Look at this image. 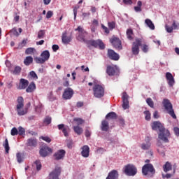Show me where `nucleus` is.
<instances>
[{
  "label": "nucleus",
  "instance_id": "nucleus-26",
  "mask_svg": "<svg viewBox=\"0 0 179 179\" xmlns=\"http://www.w3.org/2000/svg\"><path fill=\"white\" fill-rule=\"evenodd\" d=\"M81 155L83 157H89L90 153V148L87 145H84L81 148Z\"/></svg>",
  "mask_w": 179,
  "mask_h": 179
},
{
  "label": "nucleus",
  "instance_id": "nucleus-31",
  "mask_svg": "<svg viewBox=\"0 0 179 179\" xmlns=\"http://www.w3.org/2000/svg\"><path fill=\"white\" fill-rule=\"evenodd\" d=\"M145 23L150 30H155V24L150 19H145Z\"/></svg>",
  "mask_w": 179,
  "mask_h": 179
},
{
  "label": "nucleus",
  "instance_id": "nucleus-51",
  "mask_svg": "<svg viewBox=\"0 0 179 179\" xmlns=\"http://www.w3.org/2000/svg\"><path fill=\"white\" fill-rule=\"evenodd\" d=\"M10 33H12L13 36H15L16 37H19V32H17V29L16 28H13L10 31Z\"/></svg>",
  "mask_w": 179,
  "mask_h": 179
},
{
  "label": "nucleus",
  "instance_id": "nucleus-42",
  "mask_svg": "<svg viewBox=\"0 0 179 179\" xmlns=\"http://www.w3.org/2000/svg\"><path fill=\"white\" fill-rule=\"evenodd\" d=\"M146 103L151 108H154L155 107V102H153V100L152 98H147Z\"/></svg>",
  "mask_w": 179,
  "mask_h": 179
},
{
  "label": "nucleus",
  "instance_id": "nucleus-36",
  "mask_svg": "<svg viewBox=\"0 0 179 179\" xmlns=\"http://www.w3.org/2000/svg\"><path fill=\"white\" fill-rule=\"evenodd\" d=\"M127 37L128 40H134V31L132 29H129L127 30Z\"/></svg>",
  "mask_w": 179,
  "mask_h": 179
},
{
  "label": "nucleus",
  "instance_id": "nucleus-55",
  "mask_svg": "<svg viewBox=\"0 0 179 179\" xmlns=\"http://www.w3.org/2000/svg\"><path fill=\"white\" fill-rule=\"evenodd\" d=\"M165 29H166L167 33H173V30H174V29L173 28L172 26L170 27L169 25H166Z\"/></svg>",
  "mask_w": 179,
  "mask_h": 179
},
{
  "label": "nucleus",
  "instance_id": "nucleus-39",
  "mask_svg": "<svg viewBox=\"0 0 179 179\" xmlns=\"http://www.w3.org/2000/svg\"><path fill=\"white\" fill-rule=\"evenodd\" d=\"M135 12H142V1H138L137 2V6L134 7Z\"/></svg>",
  "mask_w": 179,
  "mask_h": 179
},
{
  "label": "nucleus",
  "instance_id": "nucleus-33",
  "mask_svg": "<svg viewBox=\"0 0 179 179\" xmlns=\"http://www.w3.org/2000/svg\"><path fill=\"white\" fill-rule=\"evenodd\" d=\"M24 64L26 66H29V65L33 64V57L31 56H27L24 60Z\"/></svg>",
  "mask_w": 179,
  "mask_h": 179
},
{
  "label": "nucleus",
  "instance_id": "nucleus-14",
  "mask_svg": "<svg viewBox=\"0 0 179 179\" xmlns=\"http://www.w3.org/2000/svg\"><path fill=\"white\" fill-rule=\"evenodd\" d=\"M50 153H52V149L48 146H43L39 150V155L41 157H47Z\"/></svg>",
  "mask_w": 179,
  "mask_h": 179
},
{
  "label": "nucleus",
  "instance_id": "nucleus-50",
  "mask_svg": "<svg viewBox=\"0 0 179 179\" xmlns=\"http://www.w3.org/2000/svg\"><path fill=\"white\" fill-rule=\"evenodd\" d=\"M51 121H52L51 117L47 116L44 119L43 122H44V124H46V125H50V124H51Z\"/></svg>",
  "mask_w": 179,
  "mask_h": 179
},
{
  "label": "nucleus",
  "instance_id": "nucleus-20",
  "mask_svg": "<svg viewBox=\"0 0 179 179\" xmlns=\"http://www.w3.org/2000/svg\"><path fill=\"white\" fill-rule=\"evenodd\" d=\"M66 153V152H65L64 150H59L54 154L53 156L55 160H61L62 159H64V157H65Z\"/></svg>",
  "mask_w": 179,
  "mask_h": 179
},
{
  "label": "nucleus",
  "instance_id": "nucleus-27",
  "mask_svg": "<svg viewBox=\"0 0 179 179\" xmlns=\"http://www.w3.org/2000/svg\"><path fill=\"white\" fill-rule=\"evenodd\" d=\"M157 150L161 156H163V157L166 156V154L164 153V152H166V148H164V145H163L162 143L159 142L157 143Z\"/></svg>",
  "mask_w": 179,
  "mask_h": 179
},
{
  "label": "nucleus",
  "instance_id": "nucleus-61",
  "mask_svg": "<svg viewBox=\"0 0 179 179\" xmlns=\"http://www.w3.org/2000/svg\"><path fill=\"white\" fill-rule=\"evenodd\" d=\"M174 134L176 136H179V128L178 127H174L173 128Z\"/></svg>",
  "mask_w": 179,
  "mask_h": 179
},
{
  "label": "nucleus",
  "instance_id": "nucleus-2",
  "mask_svg": "<svg viewBox=\"0 0 179 179\" xmlns=\"http://www.w3.org/2000/svg\"><path fill=\"white\" fill-rule=\"evenodd\" d=\"M162 104L167 113L169 114V115H171L173 120H177V115H176V113H174L173 104L171 102H170V100L164 99L162 101Z\"/></svg>",
  "mask_w": 179,
  "mask_h": 179
},
{
  "label": "nucleus",
  "instance_id": "nucleus-57",
  "mask_svg": "<svg viewBox=\"0 0 179 179\" xmlns=\"http://www.w3.org/2000/svg\"><path fill=\"white\" fill-rule=\"evenodd\" d=\"M53 15H54V13L51 10H49V11L47 12L46 18L47 19H51V17H52Z\"/></svg>",
  "mask_w": 179,
  "mask_h": 179
},
{
  "label": "nucleus",
  "instance_id": "nucleus-28",
  "mask_svg": "<svg viewBox=\"0 0 179 179\" xmlns=\"http://www.w3.org/2000/svg\"><path fill=\"white\" fill-rule=\"evenodd\" d=\"M27 146H29V148H36L37 146V140L36 138H29L27 141L26 143Z\"/></svg>",
  "mask_w": 179,
  "mask_h": 179
},
{
  "label": "nucleus",
  "instance_id": "nucleus-24",
  "mask_svg": "<svg viewBox=\"0 0 179 179\" xmlns=\"http://www.w3.org/2000/svg\"><path fill=\"white\" fill-rule=\"evenodd\" d=\"M119 176L118 171L113 169L109 172L106 179H118Z\"/></svg>",
  "mask_w": 179,
  "mask_h": 179
},
{
  "label": "nucleus",
  "instance_id": "nucleus-5",
  "mask_svg": "<svg viewBox=\"0 0 179 179\" xmlns=\"http://www.w3.org/2000/svg\"><path fill=\"white\" fill-rule=\"evenodd\" d=\"M124 173L126 176L129 177H134V176H136V173H138V169L136 166L133 164H129L124 166Z\"/></svg>",
  "mask_w": 179,
  "mask_h": 179
},
{
  "label": "nucleus",
  "instance_id": "nucleus-4",
  "mask_svg": "<svg viewBox=\"0 0 179 179\" xmlns=\"http://www.w3.org/2000/svg\"><path fill=\"white\" fill-rule=\"evenodd\" d=\"M142 173L143 176L153 177V174L156 173V170H155L152 164H146L142 168Z\"/></svg>",
  "mask_w": 179,
  "mask_h": 179
},
{
  "label": "nucleus",
  "instance_id": "nucleus-16",
  "mask_svg": "<svg viewBox=\"0 0 179 179\" xmlns=\"http://www.w3.org/2000/svg\"><path fill=\"white\" fill-rule=\"evenodd\" d=\"M118 71L117 66L108 65L106 67V73L108 76H114Z\"/></svg>",
  "mask_w": 179,
  "mask_h": 179
},
{
  "label": "nucleus",
  "instance_id": "nucleus-52",
  "mask_svg": "<svg viewBox=\"0 0 179 179\" xmlns=\"http://www.w3.org/2000/svg\"><path fill=\"white\" fill-rule=\"evenodd\" d=\"M172 27L173 30H178V29H179V23L177 22L176 20H173Z\"/></svg>",
  "mask_w": 179,
  "mask_h": 179
},
{
  "label": "nucleus",
  "instance_id": "nucleus-11",
  "mask_svg": "<svg viewBox=\"0 0 179 179\" xmlns=\"http://www.w3.org/2000/svg\"><path fill=\"white\" fill-rule=\"evenodd\" d=\"M74 93L75 92H73V90L72 88L67 87L64 89L62 94V98L64 99V100H71V99L73 97Z\"/></svg>",
  "mask_w": 179,
  "mask_h": 179
},
{
  "label": "nucleus",
  "instance_id": "nucleus-62",
  "mask_svg": "<svg viewBox=\"0 0 179 179\" xmlns=\"http://www.w3.org/2000/svg\"><path fill=\"white\" fill-rule=\"evenodd\" d=\"M124 5H132V0H123Z\"/></svg>",
  "mask_w": 179,
  "mask_h": 179
},
{
  "label": "nucleus",
  "instance_id": "nucleus-58",
  "mask_svg": "<svg viewBox=\"0 0 179 179\" xmlns=\"http://www.w3.org/2000/svg\"><path fill=\"white\" fill-rule=\"evenodd\" d=\"M64 80H65V81L63 83V86H64V87H69V80H68V79H66V78H64Z\"/></svg>",
  "mask_w": 179,
  "mask_h": 179
},
{
  "label": "nucleus",
  "instance_id": "nucleus-21",
  "mask_svg": "<svg viewBox=\"0 0 179 179\" xmlns=\"http://www.w3.org/2000/svg\"><path fill=\"white\" fill-rule=\"evenodd\" d=\"M27 86H29V80L24 78H21L17 89H19V90H24Z\"/></svg>",
  "mask_w": 179,
  "mask_h": 179
},
{
  "label": "nucleus",
  "instance_id": "nucleus-60",
  "mask_svg": "<svg viewBox=\"0 0 179 179\" xmlns=\"http://www.w3.org/2000/svg\"><path fill=\"white\" fill-rule=\"evenodd\" d=\"M171 177H173V174L171 173H167L166 175L162 173V178H171Z\"/></svg>",
  "mask_w": 179,
  "mask_h": 179
},
{
  "label": "nucleus",
  "instance_id": "nucleus-46",
  "mask_svg": "<svg viewBox=\"0 0 179 179\" xmlns=\"http://www.w3.org/2000/svg\"><path fill=\"white\" fill-rule=\"evenodd\" d=\"M10 135L12 136H15L16 135H19L17 128L13 127L11 131H10Z\"/></svg>",
  "mask_w": 179,
  "mask_h": 179
},
{
  "label": "nucleus",
  "instance_id": "nucleus-25",
  "mask_svg": "<svg viewBox=\"0 0 179 179\" xmlns=\"http://www.w3.org/2000/svg\"><path fill=\"white\" fill-rule=\"evenodd\" d=\"M145 141H147L146 143H143L141 144V149L143 150H149L150 149V146L152 145L150 143V138L146 137Z\"/></svg>",
  "mask_w": 179,
  "mask_h": 179
},
{
  "label": "nucleus",
  "instance_id": "nucleus-38",
  "mask_svg": "<svg viewBox=\"0 0 179 179\" xmlns=\"http://www.w3.org/2000/svg\"><path fill=\"white\" fill-rule=\"evenodd\" d=\"M3 146L6 150V153H9V150H10V148L9 147V142L8 141V138L5 140L4 143L3 144Z\"/></svg>",
  "mask_w": 179,
  "mask_h": 179
},
{
  "label": "nucleus",
  "instance_id": "nucleus-6",
  "mask_svg": "<svg viewBox=\"0 0 179 179\" xmlns=\"http://www.w3.org/2000/svg\"><path fill=\"white\" fill-rule=\"evenodd\" d=\"M92 90L94 96L96 97V99H101V97L104 96V87L101 85L96 84L94 85Z\"/></svg>",
  "mask_w": 179,
  "mask_h": 179
},
{
  "label": "nucleus",
  "instance_id": "nucleus-64",
  "mask_svg": "<svg viewBox=\"0 0 179 179\" xmlns=\"http://www.w3.org/2000/svg\"><path fill=\"white\" fill-rule=\"evenodd\" d=\"M91 135H92V133L90 132V131H89V129H86L85 130V136H86V138H90Z\"/></svg>",
  "mask_w": 179,
  "mask_h": 179
},
{
  "label": "nucleus",
  "instance_id": "nucleus-29",
  "mask_svg": "<svg viewBox=\"0 0 179 179\" xmlns=\"http://www.w3.org/2000/svg\"><path fill=\"white\" fill-rule=\"evenodd\" d=\"M36 90V83L34 82H31L29 85H28L26 92L27 93H33Z\"/></svg>",
  "mask_w": 179,
  "mask_h": 179
},
{
  "label": "nucleus",
  "instance_id": "nucleus-22",
  "mask_svg": "<svg viewBox=\"0 0 179 179\" xmlns=\"http://www.w3.org/2000/svg\"><path fill=\"white\" fill-rule=\"evenodd\" d=\"M151 127L153 131H157L158 129L159 131L164 128V126H163V124L160 122H157V121L154 122L151 124Z\"/></svg>",
  "mask_w": 179,
  "mask_h": 179
},
{
  "label": "nucleus",
  "instance_id": "nucleus-9",
  "mask_svg": "<svg viewBox=\"0 0 179 179\" xmlns=\"http://www.w3.org/2000/svg\"><path fill=\"white\" fill-rule=\"evenodd\" d=\"M62 169L61 166H56L55 169L50 173L49 178L50 179H59V176H61V173Z\"/></svg>",
  "mask_w": 179,
  "mask_h": 179
},
{
  "label": "nucleus",
  "instance_id": "nucleus-43",
  "mask_svg": "<svg viewBox=\"0 0 179 179\" xmlns=\"http://www.w3.org/2000/svg\"><path fill=\"white\" fill-rule=\"evenodd\" d=\"M17 163H22L23 162V154L21 152H17L16 154Z\"/></svg>",
  "mask_w": 179,
  "mask_h": 179
},
{
  "label": "nucleus",
  "instance_id": "nucleus-49",
  "mask_svg": "<svg viewBox=\"0 0 179 179\" xmlns=\"http://www.w3.org/2000/svg\"><path fill=\"white\" fill-rule=\"evenodd\" d=\"M141 50L143 51V52H149V45H147V44H143L142 46H141Z\"/></svg>",
  "mask_w": 179,
  "mask_h": 179
},
{
  "label": "nucleus",
  "instance_id": "nucleus-63",
  "mask_svg": "<svg viewBox=\"0 0 179 179\" xmlns=\"http://www.w3.org/2000/svg\"><path fill=\"white\" fill-rule=\"evenodd\" d=\"M52 48L54 52H56L57 50H59V46H58V45H53L52 46Z\"/></svg>",
  "mask_w": 179,
  "mask_h": 179
},
{
  "label": "nucleus",
  "instance_id": "nucleus-10",
  "mask_svg": "<svg viewBox=\"0 0 179 179\" xmlns=\"http://www.w3.org/2000/svg\"><path fill=\"white\" fill-rule=\"evenodd\" d=\"M141 46H142V41L141 39H136L131 46V52L133 55H138L139 54V47Z\"/></svg>",
  "mask_w": 179,
  "mask_h": 179
},
{
  "label": "nucleus",
  "instance_id": "nucleus-53",
  "mask_svg": "<svg viewBox=\"0 0 179 179\" xmlns=\"http://www.w3.org/2000/svg\"><path fill=\"white\" fill-rule=\"evenodd\" d=\"M41 139L45 141V142H47L48 143H50L51 142V138L48 136H41Z\"/></svg>",
  "mask_w": 179,
  "mask_h": 179
},
{
  "label": "nucleus",
  "instance_id": "nucleus-59",
  "mask_svg": "<svg viewBox=\"0 0 179 179\" xmlns=\"http://www.w3.org/2000/svg\"><path fill=\"white\" fill-rule=\"evenodd\" d=\"M79 9V6L78 7H75L73 8V14H74V20H76V15H78V10Z\"/></svg>",
  "mask_w": 179,
  "mask_h": 179
},
{
  "label": "nucleus",
  "instance_id": "nucleus-12",
  "mask_svg": "<svg viewBox=\"0 0 179 179\" xmlns=\"http://www.w3.org/2000/svg\"><path fill=\"white\" fill-rule=\"evenodd\" d=\"M110 43H112V45H113L116 50H122V45L121 44L120 38L113 36L110 39Z\"/></svg>",
  "mask_w": 179,
  "mask_h": 179
},
{
  "label": "nucleus",
  "instance_id": "nucleus-18",
  "mask_svg": "<svg viewBox=\"0 0 179 179\" xmlns=\"http://www.w3.org/2000/svg\"><path fill=\"white\" fill-rule=\"evenodd\" d=\"M63 44H69L72 41V35L68 36L66 31L64 32L62 36Z\"/></svg>",
  "mask_w": 179,
  "mask_h": 179
},
{
  "label": "nucleus",
  "instance_id": "nucleus-7",
  "mask_svg": "<svg viewBox=\"0 0 179 179\" xmlns=\"http://www.w3.org/2000/svg\"><path fill=\"white\" fill-rule=\"evenodd\" d=\"M41 57H36L34 58V61L36 64H44L46 61L50 59V51L44 50L41 54Z\"/></svg>",
  "mask_w": 179,
  "mask_h": 179
},
{
  "label": "nucleus",
  "instance_id": "nucleus-19",
  "mask_svg": "<svg viewBox=\"0 0 179 179\" xmlns=\"http://www.w3.org/2000/svg\"><path fill=\"white\" fill-rule=\"evenodd\" d=\"M108 57L113 61H118L120 59V55L113 50H108Z\"/></svg>",
  "mask_w": 179,
  "mask_h": 179
},
{
  "label": "nucleus",
  "instance_id": "nucleus-13",
  "mask_svg": "<svg viewBox=\"0 0 179 179\" xmlns=\"http://www.w3.org/2000/svg\"><path fill=\"white\" fill-rule=\"evenodd\" d=\"M88 44L92 47H95L96 48L99 47L100 50H104V48H106V45H104V43H103L101 40L88 41Z\"/></svg>",
  "mask_w": 179,
  "mask_h": 179
},
{
  "label": "nucleus",
  "instance_id": "nucleus-8",
  "mask_svg": "<svg viewBox=\"0 0 179 179\" xmlns=\"http://www.w3.org/2000/svg\"><path fill=\"white\" fill-rule=\"evenodd\" d=\"M171 134L170 131L169 129H166L164 127L162 129V130L159 131V133L158 134L159 139H161V141H163L165 143H169V138H170Z\"/></svg>",
  "mask_w": 179,
  "mask_h": 179
},
{
  "label": "nucleus",
  "instance_id": "nucleus-40",
  "mask_svg": "<svg viewBox=\"0 0 179 179\" xmlns=\"http://www.w3.org/2000/svg\"><path fill=\"white\" fill-rule=\"evenodd\" d=\"M36 49L34 48H28L25 50L26 55H31L34 54Z\"/></svg>",
  "mask_w": 179,
  "mask_h": 179
},
{
  "label": "nucleus",
  "instance_id": "nucleus-3",
  "mask_svg": "<svg viewBox=\"0 0 179 179\" xmlns=\"http://www.w3.org/2000/svg\"><path fill=\"white\" fill-rule=\"evenodd\" d=\"M76 31H78V35L77 36V40L81 43H87L89 41L86 40V36H87V31H86L83 27L78 26L77 29H75Z\"/></svg>",
  "mask_w": 179,
  "mask_h": 179
},
{
  "label": "nucleus",
  "instance_id": "nucleus-23",
  "mask_svg": "<svg viewBox=\"0 0 179 179\" xmlns=\"http://www.w3.org/2000/svg\"><path fill=\"white\" fill-rule=\"evenodd\" d=\"M58 129H59L60 131L62 130V132L64 135V136L68 137L69 136V134H68L69 132V127L66 126L64 124H58L57 126Z\"/></svg>",
  "mask_w": 179,
  "mask_h": 179
},
{
  "label": "nucleus",
  "instance_id": "nucleus-41",
  "mask_svg": "<svg viewBox=\"0 0 179 179\" xmlns=\"http://www.w3.org/2000/svg\"><path fill=\"white\" fill-rule=\"evenodd\" d=\"M74 121L77 124V127H79L80 125H82L83 124H85V120L80 117H76L74 118Z\"/></svg>",
  "mask_w": 179,
  "mask_h": 179
},
{
  "label": "nucleus",
  "instance_id": "nucleus-47",
  "mask_svg": "<svg viewBox=\"0 0 179 179\" xmlns=\"http://www.w3.org/2000/svg\"><path fill=\"white\" fill-rule=\"evenodd\" d=\"M24 134H26V130L24 129V128L20 126L18 127V135H20V136H22V135H24Z\"/></svg>",
  "mask_w": 179,
  "mask_h": 179
},
{
  "label": "nucleus",
  "instance_id": "nucleus-32",
  "mask_svg": "<svg viewBox=\"0 0 179 179\" xmlns=\"http://www.w3.org/2000/svg\"><path fill=\"white\" fill-rule=\"evenodd\" d=\"M106 120H117V113L110 112L106 115Z\"/></svg>",
  "mask_w": 179,
  "mask_h": 179
},
{
  "label": "nucleus",
  "instance_id": "nucleus-15",
  "mask_svg": "<svg viewBox=\"0 0 179 179\" xmlns=\"http://www.w3.org/2000/svg\"><path fill=\"white\" fill-rule=\"evenodd\" d=\"M122 106L124 110H127V108H129V101L128 100V99H129V96L128 95V94H127L126 92L122 93Z\"/></svg>",
  "mask_w": 179,
  "mask_h": 179
},
{
  "label": "nucleus",
  "instance_id": "nucleus-54",
  "mask_svg": "<svg viewBox=\"0 0 179 179\" xmlns=\"http://www.w3.org/2000/svg\"><path fill=\"white\" fill-rule=\"evenodd\" d=\"M26 44H27V39H24L22 40V43L19 44L18 47L23 48V47H25Z\"/></svg>",
  "mask_w": 179,
  "mask_h": 179
},
{
  "label": "nucleus",
  "instance_id": "nucleus-48",
  "mask_svg": "<svg viewBox=\"0 0 179 179\" xmlns=\"http://www.w3.org/2000/svg\"><path fill=\"white\" fill-rule=\"evenodd\" d=\"M34 164H36V170L38 171H40V170H41V162H40V160H36L34 162Z\"/></svg>",
  "mask_w": 179,
  "mask_h": 179
},
{
  "label": "nucleus",
  "instance_id": "nucleus-44",
  "mask_svg": "<svg viewBox=\"0 0 179 179\" xmlns=\"http://www.w3.org/2000/svg\"><path fill=\"white\" fill-rule=\"evenodd\" d=\"M20 72H22V67L19 66H15L13 71V74L19 75Z\"/></svg>",
  "mask_w": 179,
  "mask_h": 179
},
{
  "label": "nucleus",
  "instance_id": "nucleus-1",
  "mask_svg": "<svg viewBox=\"0 0 179 179\" xmlns=\"http://www.w3.org/2000/svg\"><path fill=\"white\" fill-rule=\"evenodd\" d=\"M17 106L15 111L17 112V115L22 117L26 115L29 113V107H30V102L27 104V106L24 107V99L23 96H19L17 99Z\"/></svg>",
  "mask_w": 179,
  "mask_h": 179
},
{
  "label": "nucleus",
  "instance_id": "nucleus-45",
  "mask_svg": "<svg viewBox=\"0 0 179 179\" xmlns=\"http://www.w3.org/2000/svg\"><path fill=\"white\" fill-rule=\"evenodd\" d=\"M144 115H145V120L146 121H150V116H151V114H150V112L149 110H145L144 111Z\"/></svg>",
  "mask_w": 179,
  "mask_h": 179
},
{
  "label": "nucleus",
  "instance_id": "nucleus-56",
  "mask_svg": "<svg viewBox=\"0 0 179 179\" xmlns=\"http://www.w3.org/2000/svg\"><path fill=\"white\" fill-rule=\"evenodd\" d=\"M29 75L31 76V78H33V79H38V76H37V74L34 71H31Z\"/></svg>",
  "mask_w": 179,
  "mask_h": 179
},
{
  "label": "nucleus",
  "instance_id": "nucleus-17",
  "mask_svg": "<svg viewBox=\"0 0 179 179\" xmlns=\"http://www.w3.org/2000/svg\"><path fill=\"white\" fill-rule=\"evenodd\" d=\"M166 79L170 87H173V86H174V83H176V80H174V77L173 76V74H171V73L170 72H167L166 73Z\"/></svg>",
  "mask_w": 179,
  "mask_h": 179
},
{
  "label": "nucleus",
  "instance_id": "nucleus-35",
  "mask_svg": "<svg viewBox=\"0 0 179 179\" xmlns=\"http://www.w3.org/2000/svg\"><path fill=\"white\" fill-rule=\"evenodd\" d=\"M164 171V173H167L170 171L172 169L171 164L170 162H166L164 166H163Z\"/></svg>",
  "mask_w": 179,
  "mask_h": 179
},
{
  "label": "nucleus",
  "instance_id": "nucleus-30",
  "mask_svg": "<svg viewBox=\"0 0 179 179\" xmlns=\"http://www.w3.org/2000/svg\"><path fill=\"white\" fill-rule=\"evenodd\" d=\"M110 128L109 125H108V122L107 120H103L101 122V131H103L105 132H107V131H108V129Z\"/></svg>",
  "mask_w": 179,
  "mask_h": 179
},
{
  "label": "nucleus",
  "instance_id": "nucleus-37",
  "mask_svg": "<svg viewBox=\"0 0 179 179\" xmlns=\"http://www.w3.org/2000/svg\"><path fill=\"white\" fill-rule=\"evenodd\" d=\"M44 37H45V30L41 29L38 31L37 38L41 40V38H44Z\"/></svg>",
  "mask_w": 179,
  "mask_h": 179
},
{
  "label": "nucleus",
  "instance_id": "nucleus-34",
  "mask_svg": "<svg viewBox=\"0 0 179 179\" xmlns=\"http://www.w3.org/2000/svg\"><path fill=\"white\" fill-rule=\"evenodd\" d=\"M73 129L74 132L77 134V135H82V134H83V129H82L79 126H74Z\"/></svg>",
  "mask_w": 179,
  "mask_h": 179
}]
</instances>
